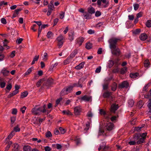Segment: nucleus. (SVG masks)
<instances>
[{
    "label": "nucleus",
    "instance_id": "nucleus-31",
    "mask_svg": "<svg viewBox=\"0 0 151 151\" xmlns=\"http://www.w3.org/2000/svg\"><path fill=\"white\" fill-rule=\"evenodd\" d=\"M144 66L145 67H149L150 65V62L148 60H145L144 62Z\"/></svg>",
    "mask_w": 151,
    "mask_h": 151
},
{
    "label": "nucleus",
    "instance_id": "nucleus-62",
    "mask_svg": "<svg viewBox=\"0 0 151 151\" xmlns=\"http://www.w3.org/2000/svg\"><path fill=\"white\" fill-rule=\"evenodd\" d=\"M109 66L110 68L112 67L114 64V61L112 60L109 61Z\"/></svg>",
    "mask_w": 151,
    "mask_h": 151
},
{
    "label": "nucleus",
    "instance_id": "nucleus-54",
    "mask_svg": "<svg viewBox=\"0 0 151 151\" xmlns=\"http://www.w3.org/2000/svg\"><path fill=\"white\" fill-rule=\"evenodd\" d=\"M101 15V12L99 11H97L95 12V16L96 17H99Z\"/></svg>",
    "mask_w": 151,
    "mask_h": 151
},
{
    "label": "nucleus",
    "instance_id": "nucleus-46",
    "mask_svg": "<svg viewBox=\"0 0 151 151\" xmlns=\"http://www.w3.org/2000/svg\"><path fill=\"white\" fill-rule=\"evenodd\" d=\"M45 136L49 138L52 136V134L50 131H47L45 134Z\"/></svg>",
    "mask_w": 151,
    "mask_h": 151
},
{
    "label": "nucleus",
    "instance_id": "nucleus-11",
    "mask_svg": "<svg viewBox=\"0 0 151 151\" xmlns=\"http://www.w3.org/2000/svg\"><path fill=\"white\" fill-rule=\"evenodd\" d=\"M86 78H85L82 77L80 78L78 82V87L80 88H82L83 87V83L84 81L85 80Z\"/></svg>",
    "mask_w": 151,
    "mask_h": 151
},
{
    "label": "nucleus",
    "instance_id": "nucleus-8",
    "mask_svg": "<svg viewBox=\"0 0 151 151\" xmlns=\"http://www.w3.org/2000/svg\"><path fill=\"white\" fill-rule=\"evenodd\" d=\"M114 127V124L111 122H109L107 124L106 128L108 131L112 130Z\"/></svg>",
    "mask_w": 151,
    "mask_h": 151
},
{
    "label": "nucleus",
    "instance_id": "nucleus-10",
    "mask_svg": "<svg viewBox=\"0 0 151 151\" xmlns=\"http://www.w3.org/2000/svg\"><path fill=\"white\" fill-rule=\"evenodd\" d=\"M81 111V110L80 108L78 106L74 108V113L76 115H79Z\"/></svg>",
    "mask_w": 151,
    "mask_h": 151
},
{
    "label": "nucleus",
    "instance_id": "nucleus-30",
    "mask_svg": "<svg viewBox=\"0 0 151 151\" xmlns=\"http://www.w3.org/2000/svg\"><path fill=\"white\" fill-rule=\"evenodd\" d=\"M129 106L130 107H132L134 105V101L133 99H129L128 101Z\"/></svg>",
    "mask_w": 151,
    "mask_h": 151
},
{
    "label": "nucleus",
    "instance_id": "nucleus-29",
    "mask_svg": "<svg viewBox=\"0 0 151 151\" xmlns=\"http://www.w3.org/2000/svg\"><path fill=\"white\" fill-rule=\"evenodd\" d=\"M31 148L29 146H25L23 147L24 151H31Z\"/></svg>",
    "mask_w": 151,
    "mask_h": 151
},
{
    "label": "nucleus",
    "instance_id": "nucleus-59",
    "mask_svg": "<svg viewBox=\"0 0 151 151\" xmlns=\"http://www.w3.org/2000/svg\"><path fill=\"white\" fill-rule=\"evenodd\" d=\"M1 22L2 23L4 24H6V19L4 18H2L1 20Z\"/></svg>",
    "mask_w": 151,
    "mask_h": 151
},
{
    "label": "nucleus",
    "instance_id": "nucleus-20",
    "mask_svg": "<svg viewBox=\"0 0 151 151\" xmlns=\"http://www.w3.org/2000/svg\"><path fill=\"white\" fill-rule=\"evenodd\" d=\"M13 151H19V145L17 143H15L13 145Z\"/></svg>",
    "mask_w": 151,
    "mask_h": 151
},
{
    "label": "nucleus",
    "instance_id": "nucleus-57",
    "mask_svg": "<svg viewBox=\"0 0 151 151\" xmlns=\"http://www.w3.org/2000/svg\"><path fill=\"white\" fill-rule=\"evenodd\" d=\"M87 116L88 117H91L93 116V114L91 111H88L87 114Z\"/></svg>",
    "mask_w": 151,
    "mask_h": 151
},
{
    "label": "nucleus",
    "instance_id": "nucleus-42",
    "mask_svg": "<svg viewBox=\"0 0 151 151\" xmlns=\"http://www.w3.org/2000/svg\"><path fill=\"white\" fill-rule=\"evenodd\" d=\"M54 7L52 3H50L48 5V10H53L54 9Z\"/></svg>",
    "mask_w": 151,
    "mask_h": 151
},
{
    "label": "nucleus",
    "instance_id": "nucleus-38",
    "mask_svg": "<svg viewBox=\"0 0 151 151\" xmlns=\"http://www.w3.org/2000/svg\"><path fill=\"white\" fill-rule=\"evenodd\" d=\"M144 104V103L142 101H139L137 103V105L138 107L141 108Z\"/></svg>",
    "mask_w": 151,
    "mask_h": 151
},
{
    "label": "nucleus",
    "instance_id": "nucleus-23",
    "mask_svg": "<svg viewBox=\"0 0 151 151\" xmlns=\"http://www.w3.org/2000/svg\"><path fill=\"white\" fill-rule=\"evenodd\" d=\"M139 74L137 73H131L130 74V76L132 78H136L139 77Z\"/></svg>",
    "mask_w": 151,
    "mask_h": 151
},
{
    "label": "nucleus",
    "instance_id": "nucleus-55",
    "mask_svg": "<svg viewBox=\"0 0 151 151\" xmlns=\"http://www.w3.org/2000/svg\"><path fill=\"white\" fill-rule=\"evenodd\" d=\"M26 109V107L25 106H23L20 109V111L22 112V114L24 113L25 110Z\"/></svg>",
    "mask_w": 151,
    "mask_h": 151
},
{
    "label": "nucleus",
    "instance_id": "nucleus-4",
    "mask_svg": "<svg viewBox=\"0 0 151 151\" xmlns=\"http://www.w3.org/2000/svg\"><path fill=\"white\" fill-rule=\"evenodd\" d=\"M53 83V79L51 78H49L46 82L44 83V85L48 88L51 86Z\"/></svg>",
    "mask_w": 151,
    "mask_h": 151
},
{
    "label": "nucleus",
    "instance_id": "nucleus-50",
    "mask_svg": "<svg viewBox=\"0 0 151 151\" xmlns=\"http://www.w3.org/2000/svg\"><path fill=\"white\" fill-rule=\"evenodd\" d=\"M146 25L148 27H151V20H148L146 22Z\"/></svg>",
    "mask_w": 151,
    "mask_h": 151
},
{
    "label": "nucleus",
    "instance_id": "nucleus-60",
    "mask_svg": "<svg viewBox=\"0 0 151 151\" xmlns=\"http://www.w3.org/2000/svg\"><path fill=\"white\" fill-rule=\"evenodd\" d=\"M128 19L130 20H133L134 18V16L133 15H129L128 16Z\"/></svg>",
    "mask_w": 151,
    "mask_h": 151
},
{
    "label": "nucleus",
    "instance_id": "nucleus-22",
    "mask_svg": "<svg viewBox=\"0 0 151 151\" xmlns=\"http://www.w3.org/2000/svg\"><path fill=\"white\" fill-rule=\"evenodd\" d=\"M100 114L101 115H103L106 119H108L109 118L107 116L106 113L105 111L102 109H100L99 110Z\"/></svg>",
    "mask_w": 151,
    "mask_h": 151
},
{
    "label": "nucleus",
    "instance_id": "nucleus-37",
    "mask_svg": "<svg viewBox=\"0 0 151 151\" xmlns=\"http://www.w3.org/2000/svg\"><path fill=\"white\" fill-rule=\"evenodd\" d=\"M44 81V79L42 78L40 79L36 84V86L37 87H39L40 86L41 84Z\"/></svg>",
    "mask_w": 151,
    "mask_h": 151
},
{
    "label": "nucleus",
    "instance_id": "nucleus-58",
    "mask_svg": "<svg viewBox=\"0 0 151 151\" xmlns=\"http://www.w3.org/2000/svg\"><path fill=\"white\" fill-rule=\"evenodd\" d=\"M149 101L150 102L148 104L147 106L150 111V112H151V99H149Z\"/></svg>",
    "mask_w": 151,
    "mask_h": 151
},
{
    "label": "nucleus",
    "instance_id": "nucleus-39",
    "mask_svg": "<svg viewBox=\"0 0 151 151\" xmlns=\"http://www.w3.org/2000/svg\"><path fill=\"white\" fill-rule=\"evenodd\" d=\"M92 44L90 42L87 43L86 46V47L88 49H90L92 47Z\"/></svg>",
    "mask_w": 151,
    "mask_h": 151
},
{
    "label": "nucleus",
    "instance_id": "nucleus-19",
    "mask_svg": "<svg viewBox=\"0 0 151 151\" xmlns=\"http://www.w3.org/2000/svg\"><path fill=\"white\" fill-rule=\"evenodd\" d=\"M84 38L83 37H79L77 40V44L79 46H81L84 41Z\"/></svg>",
    "mask_w": 151,
    "mask_h": 151
},
{
    "label": "nucleus",
    "instance_id": "nucleus-3",
    "mask_svg": "<svg viewBox=\"0 0 151 151\" xmlns=\"http://www.w3.org/2000/svg\"><path fill=\"white\" fill-rule=\"evenodd\" d=\"M73 86H69L64 88L61 92V95L63 96L70 93L73 89Z\"/></svg>",
    "mask_w": 151,
    "mask_h": 151
},
{
    "label": "nucleus",
    "instance_id": "nucleus-48",
    "mask_svg": "<svg viewBox=\"0 0 151 151\" xmlns=\"http://www.w3.org/2000/svg\"><path fill=\"white\" fill-rule=\"evenodd\" d=\"M12 87V84L11 83L7 85L5 89H7V90L10 91Z\"/></svg>",
    "mask_w": 151,
    "mask_h": 151
},
{
    "label": "nucleus",
    "instance_id": "nucleus-49",
    "mask_svg": "<svg viewBox=\"0 0 151 151\" xmlns=\"http://www.w3.org/2000/svg\"><path fill=\"white\" fill-rule=\"evenodd\" d=\"M32 71V68H29L27 72L25 73L24 76L26 75L29 74Z\"/></svg>",
    "mask_w": 151,
    "mask_h": 151
},
{
    "label": "nucleus",
    "instance_id": "nucleus-6",
    "mask_svg": "<svg viewBox=\"0 0 151 151\" xmlns=\"http://www.w3.org/2000/svg\"><path fill=\"white\" fill-rule=\"evenodd\" d=\"M129 83L126 81H124L119 84L118 88H128L129 87Z\"/></svg>",
    "mask_w": 151,
    "mask_h": 151
},
{
    "label": "nucleus",
    "instance_id": "nucleus-41",
    "mask_svg": "<svg viewBox=\"0 0 151 151\" xmlns=\"http://www.w3.org/2000/svg\"><path fill=\"white\" fill-rule=\"evenodd\" d=\"M15 134V132L14 131H12L11 132L7 138L8 139H10Z\"/></svg>",
    "mask_w": 151,
    "mask_h": 151
},
{
    "label": "nucleus",
    "instance_id": "nucleus-43",
    "mask_svg": "<svg viewBox=\"0 0 151 151\" xmlns=\"http://www.w3.org/2000/svg\"><path fill=\"white\" fill-rule=\"evenodd\" d=\"M47 36L48 38H51L53 37V34L51 32L49 31L48 32Z\"/></svg>",
    "mask_w": 151,
    "mask_h": 151
},
{
    "label": "nucleus",
    "instance_id": "nucleus-28",
    "mask_svg": "<svg viewBox=\"0 0 151 151\" xmlns=\"http://www.w3.org/2000/svg\"><path fill=\"white\" fill-rule=\"evenodd\" d=\"M102 144L104 146H103V150H102V151H108V150L109 149V147L108 146H105L106 143L105 142H103Z\"/></svg>",
    "mask_w": 151,
    "mask_h": 151
},
{
    "label": "nucleus",
    "instance_id": "nucleus-56",
    "mask_svg": "<svg viewBox=\"0 0 151 151\" xmlns=\"http://www.w3.org/2000/svg\"><path fill=\"white\" fill-rule=\"evenodd\" d=\"M63 99L62 98L60 97L59 98V99H57L56 101V104L57 105H58L59 103H60V101L62 100Z\"/></svg>",
    "mask_w": 151,
    "mask_h": 151
},
{
    "label": "nucleus",
    "instance_id": "nucleus-34",
    "mask_svg": "<svg viewBox=\"0 0 151 151\" xmlns=\"http://www.w3.org/2000/svg\"><path fill=\"white\" fill-rule=\"evenodd\" d=\"M71 58L68 57L67 59L64 61V63L65 65L69 63L71 60Z\"/></svg>",
    "mask_w": 151,
    "mask_h": 151
},
{
    "label": "nucleus",
    "instance_id": "nucleus-21",
    "mask_svg": "<svg viewBox=\"0 0 151 151\" xmlns=\"http://www.w3.org/2000/svg\"><path fill=\"white\" fill-rule=\"evenodd\" d=\"M19 91H16L14 90L12 92L10 93L8 96V98H10L14 96L17 94L19 92Z\"/></svg>",
    "mask_w": 151,
    "mask_h": 151
},
{
    "label": "nucleus",
    "instance_id": "nucleus-16",
    "mask_svg": "<svg viewBox=\"0 0 151 151\" xmlns=\"http://www.w3.org/2000/svg\"><path fill=\"white\" fill-rule=\"evenodd\" d=\"M91 97L88 96L86 95L82 97L81 98V99L83 101H88L91 99Z\"/></svg>",
    "mask_w": 151,
    "mask_h": 151
},
{
    "label": "nucleus",
    "instance_id": "nucleus-27",
    "mask_svg": "<svg viewBox=\"0 0 151 151\" xmlns=\"http://www.w3.org/2000/svg\"><path fill=\"white\" fill-rule=\"evenodd\" d=\"M36 107H35L32 110V112L34 114L38 115L39 113Z\"/></svg>",
    "mask_w": 151,
    "mask_h": 151
},
{
    "label": "nucleus",
    "instance_id": "nucleus-9",
    "mask_svg": "<svg viewBox=\"0 0 151 151\" xmlns=\"http://www.w3.org/2000/svg\"><path fill=\"white\" fill-rule=\"evenodd\" d=\"M75 33L73 31H71L68 34V39L72 41L74 39Z\"/></svg>",
    "mask_w": 151,
    "mask_h": 151
},
{
    "label": "nucleus",
    "instance_id": "nucleus-1",
    "mask_svg": "<svg viewBox=\"0 0 151 151\" xmlns=\"http://www.w3.org/2000/svg\"><path fill=\"white\" fill-rule=\"evenodd\" d=\"M147 134V132L143 133L141 134H135L134 137V139L135 140H138L137 142V144H140L144 143Z\"/></svg>",
    "mask_w": 151,
    "mask_h": 151
},
{
    "label": "nucleus",
    "instance_id": "nucleus-18",
    "mask_svg": "<svg viewBox=\"0 0 151 151\" xmlns=\"http://www.w3.org/2000/svg\"><path fill=\"white\" fill-rule=\"evenodd\" d=\"M84 64V62H82L79 65L76 66L75 68L77 70L83 68Z\"/></svg>",
    "mask_w": 151,
    "mask_h": 151
},
{
    "label": "nucleus",
    "instance_id": "nucleus-45",
    "mask_svg": "<svg viewBox=\"0 0 151 151\" xmlns=\"http://www.w3.org/2000/svg\"><path fill=\"white\" fill-rule=\"evenodd\" d=\"M83 16L85 19H87L89 17V14L87 12H85L83 13Z\"/></svg>",
    "mask_w": 151,
    "mask_h": 151
},
{
    "label": "nucleus",
    "instance_id": "nucleus-13",
    "mask_svg": "<svg viewBox=\"0 0 151 151\" xmlns=\"http://www.w3.org/2000/svg\"><path fill=\"white\" fill-rule=\"evenodd\" d=\"M118 108V106L115 104H112L111 107V111L112 112H114Z\"/></svg>",
    "mask_w": 151,
    "mask_h": 151
},
{
    "label": "nucleus",
    "instance_id": "nucleus-52",
    "mask_svg": "<svg viewBox=\"0 0 151 151\" xmlns=\"http://www.w3.org/2000/svg\"><path fill=\"white\" fill-rule=\"evenodd\" d=\"M47 53L45 52L44 54V56L43 57V59L44 61H46L47 60Z\"/></svg>",
    "mask_w": 151,
    "mask_h": 151
},
{
    "label": "nucleus",
    "instance_id": "nucleus-53",
    "mask_svg": "<svg viewBox=\"0 0 151 151\" xmlns=\"http://www.w3.org/2000/svg\"><path fill=\"white\" fill-rule=\"evenodd\" d=\"M90 125V124L89 122H88L87 124H86V127L84 129V130L86 131L88 130L89 128Z\"/></svg>",
    "mask_w": 151,
    "mask_h": 151
},
{
    "label": "nucleus",
    "instance_id": "nucleus-24",
    "mask_svg": "<svg viewBox=\"0 0 151 151\" xmlns=\"http://www.w3.org/2000/svg\"><path fill=\"white\" fill-rule=\"evenodd\" d=\"M77 52L78 51L77 50H74L70 55L69 57H70L71 59H72V58L75 57V55L77 53Z\"/></svg>",
    "mask_w": 151,
    "mask_h": 151
},
{
    "label": "nucleus",
    "instance_id": "nucleus-12",
    "mask_svg": "<svg viewBox=\"0 0 151 151\" xmlns=\"http://www.w3.org/2000/svg\"><path fill=\"white\" fill-rule=\"evenodd\" d=\"M9 71L5 68H4L1 71V73L4 76H7L9 75Z\"/></svg>",
    "mask_w": 151,
    "mask_h": 151
},
{
    "label": "nucleus",
    "instance_id": "nucleus-63",
    "mask_svg": "<svg viewBox=\"0 0 151 151\" xmlns=\"http://www.w3.org/2000/svg\"><path fill=\"white\" fill-rule=\"evenodd\" d=\"M6 85V83L4 82H0V86L1 88H3L5 87Z\"/></svg>",
    "mask_w": 151,
    "mask_h": 151
},
{
    "label": "nucleus",
    "instance_id": "nucleus-25",
    "mask_svg": "<svg viewBox=\"0 0 151 151\" xmlns=\"http://www.w3.org/2000/svg\"><path fill=\"white\" fill-rule=\"evenodd\" d=\"M65 37L64 36L62 35H60L57 38L58 42H63V40H64Z\"/></svg>",
    "mask_w": 151,
    "mask_h": 151
},
{
    "label": "nucleus",
    "instance_id": "nucleus-35",
    "mask_svg": "<svg viewBox=\"0 0 151 151\" xmlns=\"http://www.w3.org/2000/svg\"><path fill=\"white\" fill-rule=\"evenodd\" d=\"M58 63H55L54 64L52 65L50 67L49 70L50 71L52 70L54 68L56 67L58 65Z\"/></svg>",
    "mask_w": 151,
    "mask_h": 151
},
{
    "label": "nucleus",
    "instance_id": "nucleus-32",
    "mask_svg": "<svg viewBox=\"0 0 151 151\" xmlns=\"http://www.w3.org/2000/svg\"><path fill=\"white\" fill-rule=\"evenodd\" d=\"M39 55H36L33 58V59L31 63V65H33L35 63V62L37 61L39 58Z\"/></svg>",
    "mask_w": 151,
    "mask_h": 151
},
{
    "label": "nucleus",
    "instance_id": "nucleus-15",
    "mask_svg": "<svg viewBox=\"0 0 151 151\" xmlns=\"http://www.w3.org/2000/svg\"><path fill=\"white\" fill-rule=\"evenodd\" d=\"M111 95V92L107 91L104 93L103 96L104 98H108Z\"/></svg>",
    "mask_w": 151,
    "mask_h": 151
},
{
    "label": "nucleus",
    "instance_id": "nucleus-14",
    "mask_svg": "<svg viewBox=\"0 0 151 151\" xmlns=\"http://www.w3.org/2000/svg\"><path fill=\"white\" fill-rule=\"evenodd\" d=\"M139 38L141 40L144 41L147 38V36L145 33H144L140 35Z\"/></svg>",
    "mask_w": 151,
    "mask_h": 151
},
{
    "label": "nucleus",
    "instance_id": "nucleus-26",
    "mask_svg": "<svg viewBox=\"0 0 151 151\" xmlns=\"http://www.w3.org/2000/svg\"><path fill=\"white\" fill-rule=\"evenodd\" d=\"M111 90L113 91H115L116 90L117 88V84L115 82L113 83L111 86Z\"/></svg>",
    "mask_w": 151,
    "mask_h": 151
},
{
    "label": "nucleus",
    "instance_id": "nucleus-51",
    "mask_svg": "<svg viewBox=\"0 0 151 151\" xmlns=\"http://www.w3.org/2000/svg\"><path fill=\"white\" fill-rule=\"evenodd\" d=\"M59 129L60 131V132L62 134H64L66 132V130L65 129H64L62 127H60Z\"/></svg>",
    "mask_w": 151,
    "mask_h": 151
},
{
    "label": "nucleus",
    "instance_id": "nucleus-36",
    "mask_svg": "<svg viewBox=\"0 0 151 151\" xmlns=\"http://www.w3.org/2000/svg\"><path fill=\"white\" fill-rule=\"evenodd\" d=\"M28 94V93L27 91H25L22 93L21 95V98H23L27 96Z\"/></svg>",
    "mask_w": 151,
    "mask_h": 151
},
{
    "label": "nucleus",
    "instance_id": "nucleus-2",
    "mask_svg": "<svg viewBox=\"0 0 151 151\" xmlns=\"http://www.w3.org/2000/svg\"><path fill=\"white\" fill-rule=\"evenodd\" d=\"M120 41L119 38L116 37H112L108 41L109 44V47L111 49H115L117 47V43L118 42Z\"/></svg>",
    "mask_w": 151,
    "mask_h": 151
},
{
    "label": "nucleus",
    "instance_id": "nucleus-33",
    "mask_svg": "<svg viewBox=\"0 0 151 151\" xmlns=\"http://www.w3.org/2000/svg\"><path fill=\"white\" fill-rule=\"evenodd\" d=\"M62 112L64 114H66L67 115H71L73 114L69 110H63Z\"/></svg>",
    "mask_w": 151,
    "mask_h": 151
},
{
    "label": "nucleus",
    "instance_id": "nucleus-5",
    "mask_svg": "<svg viewBox=\"0 0 151 151\" xmlns=\"http://www.w3.org/2000/svg\"><path fill=\"white\" fill-rule=\"evenodd\" d=\"M111 49V53L113 54L118 56L120 55L121 52L120 50L117 47H116V48L112 49Z\"/></svg>",
    "mask_w": 151,
    "mask_h": 151
},
{
    "label": "nucleus",
    "instance_id": "nucleus-61",
    "mask_svg": "<svg viewBox=\"0 0 151 151\" xmlns=\"http://www.w3.org/2000/svg\"><path fill=\"white\" fill-rule=\"evenodd\" d=\"M101 66H99V67L97 68L95 70V72L96 73H99L101 71Z\"/></svg>",
    "mask_w": 151,
    "mask_h": 151
},
{
    "label": "nucleus",
    "instance_id": "nucleus-44",
    "mask_svg": "<svg viewBox=\"0 0 151 151\" xmlns=\"http://www.w3.org/2000/svg\"><path fill=\"white\" fill-rule=\"evenodd\" d=\"M101 2H103V3L105 4L106 3V5H105L104 7V8H106L109 5V2L106 1V0H101Z\"/></svg>",
    "mask_w": 151,
    "mask_h": 151
},
{
    "label": "nucleus",
    "instance_id": "nucleus-7",
    "mask_svg": "<svg viewBox=\"0 0 151 151\" xmlns=\"http://www.w3.org/2000/svg\"><path fill=\"white\" fill-rule=\"evenodd\" d=\"M45 105H44L43 106H41L39 107H37V110L39 113L38 115L40 114L41 113H45L46 111V110L45 109Z\"/></svg>",
    "mask_w": 151,
    "mask_h": 151
},
{
    "label": "nucleus",
    "instance_id": "nucleus-64",
    "mask_svg": "<svg viewBox=\"0 0 151 151\" xmlns=\"http://www.w3.org/2000/svg\"><path fill=\"white\" fill-rule=\"evenodd\" d=\"M141 32V30L140 29H137L133 32V33L135 34H139Z\"/></svg>",
    "mask_w": 151,
    "mask_h": 151
},
{
    "label": "nucleus",
    "instance_id": "nucleus-40",
    "mask_svg": "<svg viewBox=\"0 0 151 151\" xmlns=\"http://www.w3.org/2000/svg\"><path fill=\"white\" fill-rule=\"evenodd\" d=\"M127 69L126 67H124L122 68L120 70V73L122 74H124L127 71Z\"/></svg>",
    "mask_w": 151,
    "mask_h": 151
},
{
    "label": "nucleus",
    "instance_id": "nucleus-47",
    "mask_svg": "<svg viewBox=\"0 0 151 151\" xmlns=\"http://www.w3.org/2000/svg\"><path fill=\"white\" fill-rule=\"evenodd\" d=\"M20 130V128L19 127V126L17 125V126L15 127L14 128L13 130L14 132H19Z\"/></svg>",
    "mask_w": 151,
    "mask_h": 151
},
{
    "label": "nucleus",
    "instance_id": "nucleus-17",
    "mask_svg": "<svg viewBox=\"0 0 151 151\" xmlns=\"http://www.w3.org/2000/svg\"><path fill=\"white\" fill-rule=\"evenodd\" d=\"M87 10L88 13L91 14H94L95 12V9L92 7L88 8Z\"/></svg>",
    "mask_w": 151,
    "mask_h": 151
}]
</instances>
